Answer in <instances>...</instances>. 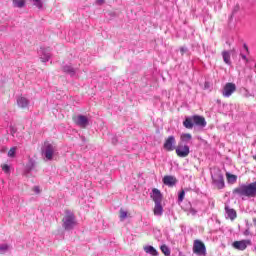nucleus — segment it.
Instances as JSON below:
<instances>
[{
  "label": "nucleus",
  "mask_w": 256,
  "mask_h": 256,
  "mask_svg": "<svg viewBox=\"0 0 256 256\" xmlns=\"http://www.w3.org/2000/svg\"><path fill=\"white\" fill-rule=\"evenodd\" d=\"M194 125H197L198 127H206L207 121H205V118L203 116H192Z\"/></svg>",
  "instance_id": "obj_13"
},
{
  "label": "nucleus",
  "mask_w": 256,
  "mask_h": 256,
  "mask_svg": "<svg viewBox=\"0 0 256 256\" xmlns=\"http://www.w3.org/2000/svg\"><path fill=\"white\" fill-rule=\"evenodd\" d=\"M62 71L64 73H67L68 75H70V77L75 76V73H76L75 68H73V66H71L69 64L62 66Z\"/></svg>",
  "instance_id": "obj_16"
},
{
  "label": "nucleus",
  "mask_w": 256,
  "mask_h": 256,
  "mask_svg": "<svg viewBox=\"0 0 256 256\" xmlns=\"http://www.w3.org/2000/svg\"><path fill=\"white\" fill-rule=\"evenodd\" d=\"M228 183H236L237 177L233 174L226 173Z\"/></svg>",
  "instance_id": "obj_25"
},
{
  "label": "nucleus",
  "mask_w": 256,
  "mask_h": 256,
  "mask_svg": "<svg viewBox=\"0 0 256 256\" xmlns=\"http://www.w3.org/2000/svg\"><path fill=\"white\" fill-rule=\"evenodd\" d=\"M96 3L97 5H103V3H105V0H97Z\"/></svg>",
  "instance_id": "obj_35"
},
{
  "label": "nucleus",
  "mask_w": 256,
  "mask_h": 256,
  "mask_svg": "<svg viewBox=\"0 0 256 256\" xmlns=\"http://www.w3.org/2000/svg\"><path fill=\"white\" fill-rule=\"evenodd\" d=\"M242 59H244V60H245V59H247V56H245V55H242Z\"/></svg>",
  "instance_id": "obj_37"
},
{
  "label": "nucleus",
  "mask_w": 256,
  "mask_h": 256,
  "mask_svg": "<svg viewBox=\"0 0 256 256\" xmlns=\"http://www.w3.org/2000/svg\"><path fill=\"white\" fill-rule=\"evenodd\" d=\"M163 183L168 187H173L177 183V179L173 176H164Z\"/></svg>",
  "instance_id": "obj_15"
},
{
  "label": "nucleus",
  "mask_w": 256,
  "mask_h": 256,
  "mask_svg": "<svg viewBox=\"0 0 256 256\" xmlns=\"http://www.w3.org/2000/svg\"><path fill=\"white\" fill-rule=\"evenodd\" d=\"M7 251H9V245L0 244V255H4V253H7Z\"/></svg>",
  "instance_id": "obj_27"
},
{
  "label": "nucleus",
  "mask_w": 256,
  "mask_h": 256,
  "mask_svg": "<svg viewBox=\"0 0 256 256\" xmlns=\"http://www.w3.org/2000/svg\"><path fill=\"white\" fill-rule=\"evenodd\" d=\"M55 153H57V148L55 145L45 142L42 147V156L44 157L45 161H53Z\"/></svg>",
  "instance_id": "obj_3"
},
{
  "label": "nucleus",
  "mask_w": 256,
  "mask_h": 256,
  "mask_svg": "<svg viewBox=\"0 0 256 256\" xmlns=\"http://www.w3.org/2000/svg\"><path fill=\"white\" fill-rule=\"evenodd\" d=\"M153 211L156 217H161L163 215V205L161 203L155 204Z\"/></svg>",
  "instance_id": "obj_18"
},
{
  "label": "nucleus",
  "mask_w": 256,
  "mask_h": 256,
  "mask_svg": "<svg viewBox=\"0 0 256 256\" xmlns=\"http://www.w3.org/2000/svg\"><path fill=\"white\" fill-rule=\"evenodd\" d=\"M151 199L154 201L155 204L162 203L163 195L159 189L154 188L151 193Z\"/></svg>",
  "instance_id": "obj_12"
},
{
  "label": "nucleus",
  "mask_w": 256,
  "mask_h": 256,
  "mask_svg": "<svg viewBox=\"0 0 256 256\" xmlns=\"http://www.w3.org/2000/svg\"><path fill=\"white\" fill-rule=\"evenodd\" d=\"M251 245V240H240L232 243V247L238 251H245Z\"/></svg>",
  "instance_id": "obj_8"
},
{
  "label": "nucleus",
  "mask_w": 256,
  "mask_h": 256,
  "mask_svg": "<svg viewBox=\"0 0 256 256\" xmlns=\"http://www.w3.org/2000/svg\"><path fill=\"white\" fill-rule=\"evenodd\" d=\"M15 151H17V148H16V147L11 148V149L8 151V157H15Z\"/></svg>",
  "instance_id": "obj_30"
},
{
  "label": "nucleus",
  "mask_w": 256,
  "mask_h": 256,
  "mask_svg": "<svg viewBox=\"0 0 256 256\" xmlns=\"http://www.w3.org/2000/svg\"><path fill=\"white\" fill-rule=\"evenodd\" d=\"M31 3H33V5L35 7H37V9H43V2L41 0H30Z\"/></svg>",
  "instance_id": "obj_26"
},
{
  "label": "nucleus",
  "mask_w": 256,
  "mask_h": 256,
  "mask_svg": "<svg viewBox=\"0 0 256 256\" xmlns=\"http://www.w3.org/2000/svg\"><path fill=\"white\" fill-rule=\"evenodd\" d=\"M222 57H223V61H224V63H226V65H231V53L229 51H223Z\"/></svg>",
  "instance_id": "obj_22"
},
{
  "label": "nucleus",
  "mask_w": 256,
  "mask_h": 256,
  "mask_svg": "<svg viewBox=\"0 0 256 256\" xmlns=\"http://www.w3.org/2000/svg\"><path fill=\"white\" fill-rule=\"evenodd\" d=\"M175 136H169L164 142V149L166 151H175Z\"/></svg>",
  "instance_id": "obj_11"
},
{
  "label": "nucleus",
  "mask_w": 256,
  "mask_h": 256,
  "mask_svg": "<svg viewBox=\"0 0 256 256\" xmlns=\"http://www.w3.org/2000/svg\"><path fill=\"white\" fill-rule=\"evenodd\" d=\"M160 249H161V251H162V253L165 255V256H169V255H171V250L169 249V247L167 246V245H162L161 247H160Z\"/></svg>",
  "instance_id": "obj_24"
},
{
  "label": "nucleus",
  "mask_w": 256,
  "mask_h": 256,
  "mask_svg": "<svg viewBox=\"0 0 256 256\" xmlns=\"http://www.w3.org/2000/svg\"><path fill=\"white\" fill-rule=\"evenodd\" d=\"M26 3L27 2L25 0H12L13 7H16L17 9H23Z\"/></svg>",
  "instance_id": "obj_21"
},
{
  "label": "nucleus",
  "mask_w": 256,
  "mask_h": 256,
  "mask_svg": "<svg viewBox=\"0 0 256 256\" xmlns=\"http://www.w3.org/2000/svg\"><path fill=\"white\" fill-rule=\"evenodd\" d=\"M180 51L183 54V53H185L187 51V49L186 48H181Z\"/></svg>",
  "instance_id": "obj_36"
},
{
  "label": "nucleus",
  "mask_w": 256,
  "mask_h": 256,
  "mask_svg": "<svg viewBox=\"0 0 256 256\" xmlns=\"http://www.w3.org/2000/svg\"><path fill=\"white\" fill-rule=\"evenodd\" d=\"M190 153L189 147L187 145L179 144L176 148V155L181 158L188 157Z\"/></svg>",
  "instance_id": "obj_10"
},
{
  "label": "nucleus",
  "mask_w": 256,
  "mask_h": 256,
  "mask_svg": "<svg viewBox=\"0 0 256 256\" xmlns=\"http://www.w3.org/2000/svg\"><path fill=\"white\" fill-rule=\"evenodd\" d=\"M183 125L186 129H193V117H187L185 121L183 122Z\"/></svg>",
  "instance_id": "obj_23"
},
{
  "label": "nucleus",
  "mask_w": 256,
  "mask_h": 256,
  "mask_svg": "<svg viewBox=\"0 0 256 256\" xmlns=\"http://www.w3.org/2000/svg\"><path fill=\"white\" fill-rule=\"evenodd\" d=\"M212 181L213 185H215L217 189H223V187H225V180L223 179V174L219 170H217L216 173L212 174Z\"/></svg>",
  "instance_id": "obj_4"
},
{
  "label": "nucleus",
  "mask_w": 256,
  "mask_h": 256,
  "mask_svg": "<svg viewBox=\"0 0 256 256\" xmlns=\"http://www.w3.org/2000/svg\"><path fill=\"white\" fill-rule=\"evenodd\" d=\"M39 57L42 63H47L51 59V48H41L39 50Z\"/></svg>",
  "instance_id": "obj_9"
},
{
  "label": "nucleus",
  "mask_w": 256,
  "mask_h": 256,
  "mask_svg": "<svg viewBox=\"0 0 256 256\" xmlns=\"http://www.w3.org/2000/svg\"><path fill=\"white\" fill-rule=\"evenodd\" d=\"M234 91H237V86L234 83L229 82L225 84L222 90V95L223 97H231Z\"/></svg>",
  "instance_id": "obj_7"
},
{
  "label": "nucleus",
  "mask_w": 256,
  "mask_h": 256,
  "mask_svg": "<svg viewBox=\"0 0 256 256\" xmlns=\"http://www.w3.org/2000/svg\"><path fill=\"white\" fill-rule=\"evenodd\" d=\"M73 122L81 129H87V127L89 126V118H87V116L84 115L74 116Z\"/></svg>",
  "instance_id": "obj_6"
},
{
  "label": "nucleus",
  "mask_w": 256,
  "mask_h": 256,
  "mask_svg": "<svg viewBox=\"0 0 256 256\" xmlns=\"http://www.w3.org/2000/svg\"><path fill=\"white\" fill-rule=\"evenodd\" d=\"M225 211L229 217L233 221V219L237 218V212L234 209L229 208L228 206H225Z\"/></svg>",
  "instance_id": "obj_20"
},
{
  "label": "nucleus",
  "mask_w": 256,
  "mask_h": 256,
  "mask_svg": "<svg viewBox=\"0 0 256 256\" xmlns=\"http://www.w3.org/2000/svg\"><path fill=\"white\" fill-rule=\"evenodd\" d=\"M17 105H18V107H21V109H25V108L29 107V99H27L23 96H19L17 98Z\"/></svg>",
  "instance_id": "obj_14"
},
{
  "label": "nucleus",
  "mask_w": 256,
  "mask_h": 256,
  "mask_svg": "<svg viewBox=\"0 0 256 256\" xmlns=\"http://www.w3.org/2000/svg\"><path fill=\"white\" fill-rule=\"evenodd\" d=\"M183 199H185V192L182 190V191L179 192V194H178V202H179V203H183Z\"/></svg>",
  "instance_id": "obj_28"
},
{
  "label": "nucleus",
  "mask_w": 256,
  "mask_h": 256,
  "mask_svg": "<svg viewBox=\"0 0 256 256\" xmlns=\"http://www.w3.org/2000/svg\"><path fill=\"white\" fill-rule=\"evenodd\" d=\"M144 251H145V253H147L148 255L159 256V252H158L157 249H155V247H153V246H145V247H144Z\"/></svg>",
  "instance_id": "obj_17"
},
{
  "label": "nucleus",
  "mask_w": 256,
  "mask_h": 256,
  "mask_svg": "<svg viewBox=\"0 0 256 256\" xmlns=\"http://www.w3.org/2000/svg\"><path fill=\"white\" fill-rule=\"evenodd\" d=\"M244 235L247 237V236H249V235H251V231H249V229H246L245 231H244Z\"/></svg>",
  "instance_id": "obj_34"
},
{
  "label": "nucleus",
  "mask_w": 256,
  "mask_h": 256,
  "mask_svg": "<svg viewBox=\"0 0 256 256\" xmlns=\"http://www.w3.org/2000/svg\"><path fill=\"white\" fill-rule=\"evenodd\" d=\"M126 217H127V211L120 209V220L125 221Z\"/></svg>",
  "instance_id": "obj_29"
},
{
  "label": "nucleus",
  "mask_w": 256,
  "mask_h": 256,
  "mask_svg": "<svg viewBox=\"0 0 256 256\" xmlns=\"http://www.w3.org/2000/svg\"><path fill=\"white\" fill-rule=\"evenodd\" d=\"M190 213L191 215H197V210H195L194 208H190Z\"/></svg>",
  "instance_id": "obj_33"
},
{
  "label": "nucleus",
  "mask_w": 256,
  "mask_h": 256,
  "mask_svg": "<svg viewBox=\"0 0 256 256\" xmlns=\"http://www.w3.org/2000/svg\"><path fill=\"white\" fill-rule=\"evenodd\" d=\"M2 171H4V173H9L10 171L9 165L7 164L2 165Z\"/></svg>",
  "instance_id": "obj_31"
},
{
  "label": "nucleus",
  "mask_w": 256,
  "mask_h": 256,
  "mask_svg": "<svg viewBox=\"0 0 256 256\" xmlns=\"http://www.w3.org/2000/svg\"><path fill=\"white\" fill-rule=\"evenodd\" d=\"M193 253H195V255H199V256L207 254V248L205 247V244L201 240L194 241Z\"/></svg>",
  "instance_id": "obj_5"
},
{
  "label": "nucleus",
  "mask_w": 256,
  "mask_h": 256,
  "mask_svg": "<svg viewBox=\"0 0 256 256\" xmlns=\"http://www.w3.org/2000/svg\"><path fill=\"white\" fill-rule=\"evenodd\" d=\"M62 227L66 230V231H71V229L75 228V225H77V220H75V214H73V212L66 210L65 211V215L62 219Z\"/></svg>",
  "instance_id": "obj_2"
},
{
  "label": "nucleus",
  "mask_w": 256,
  "mask_h": 256,
  "mask_svg": "<svg viewBox=\"0 0 256 256\" xmlns=\"http://www.w3.org/2000/svg\"><path fill=\"white\" fill-rule=\"evenodd\" d=\"M192 139H193V136L189 133H183L180 136L181 143H191Z\"/></svg>",
  "instance_id": "obj_19"
},
{
  "label": "nucleus",
  "mask_w": 256,
  "mask_h": 256,
  "mask_svg": "<svg viewBox=\"0 0 256 256\" xmlns=\"http://www.w3.org/2000/svg\"><path fill=\"white\" fill-rule=\"evenodd\" d=\"M234 193H237L241 197H256V181L234 189Z\"/></svg>",
  "instance_id": "obj_1"
},
{
  "label": "nucleus",
  "mask_w": 256,
  "mask_h": 256,
  "mask_svg": "<svg viewBox=\"0 0 256 256\" xmlns=\"http://www.w3.org/2000/svg\"><path fill=\"white\" fill-rule=\"evenodd\" d=\"M33 191H34V193H36L37 195H39V193H41V189L39 188V186H35V187L33 188Z\"/></svg>",
  "instance_id": "obj_32"
}]
</instances>
